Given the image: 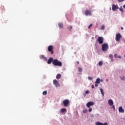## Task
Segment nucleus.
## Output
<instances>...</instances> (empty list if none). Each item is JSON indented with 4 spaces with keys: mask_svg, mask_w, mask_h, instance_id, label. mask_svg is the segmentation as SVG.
<instances>
[{
    "mask_svg": "<svg viewBox=\"0 0 125 125\" xmlns=\"http://www.w3.org/2000/svg\"><path fill=\"white\" fill-rule=\"evenodd\" d=\"M53 65H54V66H59V67H61V66H62V62L59 61L57 59H54V61H53Z\"/></svg>",
    "mask_w": 125,
    "mask_h": 125,
    "instance_id": "f257e3e1",
    "label": "nucleus"
},
{
    "mask_svg": "<svg viewBox=\"0 0 125 125\" xmlns=\"http://www.w3.org/2000/svg\"><path fill=\"white\" fill-rule=\"evenodd\" d=\"M109 48V45L107 43H104L102 46V50L103 51H107Z\"/></svg>",
    "mask_w": 125,
    "mask_h": 125,
    "instance_id": "f03ea898",
    "label": "nucleus"
},
{
    "mask_svg": "<svg viewBox=\"0 0 125 125\" xmlns=\"http://www.w3.org/2000/svg\"><path fill=\"white\" fill-rule=\"evenodd\" d=\"M121 39H122V35H121V34H117L115 38L116 42H120V41H121Z\"/></svg>",
    "mask_w": 125,
    "mask_h": 125,
    "instance_id": "7ed1b4c3",
    "label": "nucleus"
},
{
    "mask_svg": "<svg viewBox=\"0 0 125 125\" xmlns=\"http://www.w3.org/2000/svg\"><path fill=\"white\" fill-rule=\"evenodd\" d=\"M103 41H104V39L102 37H99L97 39V42H98L100 44H102V43H103Z\"/></svg>",
    "mask_w": 125,
    "mask_h": 125,
    "instance_id": "20e7f679",
    "label": "nucleus"
},
{
    "mask_svg": "<svg viewBox=\"0 0 125 125\" xmlns=\"http://www.w3.org/2000/svg\"><path fill=\"white\" fill-rule=\"evenodd\" d=\"M53 83L54 85L56 86V87L60 86V84H59V82L55 79L53 80Z\"/></svg>",
    "mask_w": 125,
    "mask_h": 125,
    "instance_id": "39448f33",
    "label": "nucleus"
},
{
    "mask_svg": "<svg viewBox=\"0 0 125 125\" xmlns=\"http://www.w3.org/2000/svg\"><path fill=\"white\" fill-rule=\"evenodd\" d=\"M53 48L54 47L52 45H50L48 47V50L49 52H51V54H53V51H52L53 50Z\"/></svg>",
    "mask_w": 125,
    "mask_h": 125,
    "instance_id": "423d86ee",
    "label": "nucleus"
},
{
    "mask_svg": "<svg viewBox=\"0 0 125 125\" xmlns=\"http://www.w3.org/2000/svg\"><path fill=\"white\" fill-rule=\"evenodd\" d=\"M117 9H119V6L118 5L112 4V10L113 11H116Z\"/></svg>",
    "mask_w": 125,
    "mask_h": 125,
    "instance_id": "0eeeda50",
    "label": "nucleus"
},
{
    "mask_svg": "<svg viewBox=\"0 0 125 125\" xmlns=\"http://www.w3.org/2000/svg\"><path fill=\"white\" fill-rule=\"evenodd\" d=\"M69 101L68 100H64L63 101V104L64 105V106H65V107L68 106V105H69Z\"/></svg>",
    "mask_w": 125,
    "mask_h": 125,
    "instance_id": "6e6552de",
    "label": "nucleus"
},
{
    "mask_svg": "<svg viewBox=\"0 0 125 125\" xmlns=\"http://www.w3.org/2000/svg\"><path fill=\"white\" fill-rule=\"evenodd\" d=\"M94 105V103L93 102H89L87 104H86V106L88 108H90V106H93Z\"/></svg>",
    "mask_w": 125,
    "mask_h": 125,
    "instance_id": "1a4fd4ad",
    "label": "nucleus"
},
{
    "mask_svg": "<svg viewBox=\"0 0 125 125\" xmlns=\"http://www.w3.org/2000/svg\"><path fill=\"white\" fill-rule=\"evenodd\" d=\"M54 60H53V58H50L49 60L47 61L48 64H51V62H52V64H53V61Z\"/></svg>",
    "mask_w": 125,
    "mask_h": 125,
    "instance_id": "9d476101",
    "label": "nucleus"
},
{
    "mask_svg": "<svg viewBox=\"0 0 125 125\" xmlns=\"http://www.w3.org/2000/svg\"><path fill=\"white\" fill-rule=\"evenodd\" d=\"M119 113H125V109L123 108L122 106H120L119 107Z\"/></svg>",
    "mask_w": 125,
    "mask_h": 125,
    "instance_id": "9b49d317",
    "label": "nucleus"
},
{
    "mask_svg": "<svg viewBox=\"0 0 125 125\" xmlns=\"http://www.w3.org/2000/svg\"><path fill=\"white\" fill-rule=\"evenodd\" d=\"M85 14L86 15V16L88 15H91V12L88 10H87L85 12Z\"/></svg>",
    "mask_w": 125,
    "mask_h": 125,
    "instance_id": "f8f14e48",
    "label": "nucleus"
},
{
    "mask_svg": "<svg viewBox=\"0 0 125 125\" xmlns=\"http://www.w3.org/2000/svg\"><path fill=\"white\" fill-rule=\"evenodd\" d=\"M96 125H108V124H107V123H105L103 124V123H101L100 122H97L96 123Z\"/></svg>",
    "mask_w": 125,
    "mask_h": 125,
    "instance_id": "ddd939ff",
    "label": "nucleus"
},
{
    "mask_svg": "<svg viewBox=\"0 0 125 125\" xmlns=\"http://www.w3.org/2000/svg\"><path fill=\"white\" fill-rule=\"evenodd\" d=\"M40 57L41 59H42L44 61H46L47 60V58H46L44 55H41Z\"/></svg>",
    "mask_w": 125,
    "mask_h": 125,
    "instance_id": "4468645a",
    "label": "nucleus"
},
{
    "mask_svg": "<svg viewBox=\"0 0 125 125\" xmlns=\"http://www.w3.org/2000/svg\"><path fill=\"white\" fill-rule=\"evenodd\" d=\"M108 104L110 106H113L114 104V102L111 99L108 100Z\"/></svg>",
    "mask_w": 125,
    "mask_h": 125,
    "instance_id": "2eb2a0df",
    "label": "nucleus"
},
{
    "mask_svg": "<svg viewBox=\"0 0 125 125\" xmlns=\"http://www.w3.org/2000/svg\"><path fill=\"white\" fill-rule=\"evenodd\" d=\"M59 28L60 29H63V23H59Z\"/></svg>",
    "mask_w": 125,
    "mask_h": 125,
    "instance_id": "dca6fc26",
    "label": "nucleus"
},
{
    "mask_svg": "<svg viewBox=\"0 0 125 125\" xmlns=\"http://www.w3.org/2000/svg\"><path fill=\"white\" fill-rule=\"evenodd\" d=\"M61 78V74H58L56 76V79L57 80H59Z\"/></svg>",
    "mask_w": 125,
    "mask_h": 125,
    "instance_id": "f3484780",
    "label": "nucleus"
},
{
    "mask_svg": "<svg viewBox=\"0 0 125 125\" xmlns=\"http://www.w3.org/2000/svg\"><path fill=\"white\" fill-rule=\"evenodd\" d=\"M114 57H115V58H120V59L122 58V57L121 56H118L117 54H115L114 55Z\"/></svg>",
    "mask_w": 125,
    "mask_h": 125,
    "instance_id": "a211bd4d",
    "label": "nucleus"
},
{
    "mask_svg": "<svg viewBox=\"0 0 125 125\" xmlns=\"http://www.w3.org/2000/svg\"><path fill=\"white\" fill-rule=\"evenodd\" d=\"M61 113H64L65 112H67V109L66 108H62L61 110Z\"/></svg>",
    "mask_w": 125,
    "mask_h": 125,
    "instance_id": "6ab92c4d",
    "label": "nucleus"
},
{
    "mask_svg": "<svg viewBox=\"0 0 125 125\" xmlns=\"http://www.w3.org/2000/svg\"><path fill=\"white\" fill-rule=\"evenodd\" d=\"M95 83H100V79L99 78L97 79Z\"/></svg>",
    "mask_w": 125,
    "mask_h": 125,
    "instance_id": "aec40b11",
    "label": "nucleus"
},
{
    "mask_svg": "<svg viewBox=\"0 0 125 125\" xmlns=\"http://www.w3.org/2000/svg\"><path fill=\"white\" fill-rule=\"evenodd\" d=\"M100 90L103 96H104V91L103 90V89L100 88Z\"/></svg>",
    "mask_w": 125,
    "mask_h": 125,
    "instance_id": "412c9836",
    "label": "nucleus"
},
{
    "mask_svg": "<svg viewBox=\"0 0 125 125\" xmlns=\"http://www.w3.org/2000/svg\"><path fill=\"white\" fill-rule=\"evenodd\" d=\"M103 65V62L102 61H100L99 62V66H102Z\"/></svg>",
    "mask_w": 125,
    "mask_h": 125,
    "instance_id": "4be33fe9",
    "label": "nucleus"
},
{
    "mask_svg": "<svg viewBox=\"0 0 125 125\" xmlns=\"http://www.w3.org/2000/svg\"><path fill=\"white\" fill-rule=\"evenodd\" d=\"M78 69L79 73H82V72H83V69H82V68L79 67Z\"/></svg>",
    "mask_w": 125,
    "mask_h": 125,
    "instance_id": "5701e85b",
    "label": "nucleus"
},
{
    "mask_svg": "<svg viewBox=\"0 0 125 125\" xmlns=\"http://www.w3.org/2000/svg\"><path fill=\"white\" fill-rule=\"evenodd\" d=\"M43 95H46L47 94V91H44L42 93Z\"/></svg>",
    "mask_w": 125,
    "mask_h": 125,
    "instance_id": "b1692460",
    "label": "nucleus"
},
{
    "mask_svg": "<svg viewBox=\"0 0 125 125\" xmlns=\"http://www.w3.org/2000/svg\"><path fill=\"white\" fill-rule=\"evenodd\" d=\"M119 10L120 11H121L122 12H124V9H123V7H121L120 8H119Z\"/></svg>",
    "mask_w": 125,
    "mask_h": 125,
    "instance_id": "393cba45",
    "label": "nucleus"
},
{
    "mask_svg": "<svg viewBox=\"0 0 125 125\" xmlns=\"http://www.w3.org/2000/svg\"><path fill=\"white\" fill-rule=\"evenodd\" d=\"M120 78L121 79L122 81H125V76H123V77L120 76Z\"/></svg>",
    "mask_w": 125,
    "mask_h": 125,
    "instance_id": "a878e982",
    "label": "nucleus"
},
{
    "mask_svg": "<svg viewBox=\"0 0 125 125\" xmlns=\"http://www.w3.org/2000/svg\"><path fill=\"white\" fill-rule=\"evenodd\" d=\"M109 57L111 58V60H113V55L110 54Z\"/></svg>",
    "mask_w": 125,
    "mask_h": 125,
    "instance_id": "bb28decb",
    "label": "nucleus"
},
{
    "mask_svg": "<svg viewBox=\"0 0 125 125\" xmlns=\"http://www.w3.org/2000/svg\"><path fill=\"white\" fill-rule=\"evenodd\" d=\"M68 28L69 29V30H70V31H71V30L73 29V27H72V26H68Z\"/></svg>",
    "mask_w": 125,
    "mask_h": 125,
    "instance_id": "cd10ccee",
    "label": "nucleus"
},
{
    "mask_svg": "<svg viewBox=\"0 0 125 125\" xmlns=\"http://www.w3.org/2000/svg\"><path fill=\"white\" fill-rule=\"evenodd\" d=\"M83 113H84V114H85V113H87V109L83 110Z\"/></svg>",
    "mask_w": 125,
    "mask_h": 125,
    "instance_id": "c85d7f7f",
    "label": "nucleus"
},
{
    "mask_svg": "<svg viewBox=\"0 0 125 125\" xmlns=\"http://www.w3.org/2000/svg\"><path fill=\"white\" fill-rule=\"evenodd\" d=\"M92 27V24H91L90 25H89L88 27V29H90Z\"/></svg>",
    "mask_w": 125,
    "mask_h": 125,
    "instance_id": "c756f323",
    "label": "nucleus"
},
{
    "mask_svg": "<svg viewBox=\"0 0 125 125\" xmlns=\"http://www.w3.org/2000/svg\"><path fill=\"white\" fill-rule=\"evenodd\" d=\"M88 80H90V81H92V77H88Z\"/></svg>",
    "mask_w": 125,
    "mask_h": 125,
    "instance_id": "7c9ffc66",
    "label": "nucleus"
},
{
    "mask_svg": "<svg viewBox=\"0 0 125 125\" xmlns=\"http://www.w3.org/2000/svg\"><path fill=\"white\" fill-rule=\"evenodd\" d=\"M104 29H105V26L104 25H103L102 26V30H104Z\"/></svg>",
    "mask_w": 125,
    "mask_h": 125,
    "instance_id": "2f4dec72",
    "label": "nucleus"
},
{
    "mask_svg": "<svg viewBox=\"0 0 125 125\" xmlns=\"http://www.w3.org/2000/svg\"><path fill=\"white\" fill-rule=\"evenodd\" d=\"M85 94H89V91H88V90L86 91H85Z\"/></svg>",
    "mask_w": 125,
    "mask_h": 125,
    "instance_id": "473e14b6",
    "label": "nucleus"
},
{
    "mask_svg": "<svg viewBox=\"0 0 125 125\" xmlns=\"http://www.w3.org/2000/svg\"><path fill=\"white\" fill-rule=\"evenodd\" d=\"M89 112H91L92 111V109L91 108H90L88 110Z\"/></svg>",
    "mask_w": 125,
    "mask_h": 125,
    "instance_id": "72a5a7b5",
    "label": "nucleus"
},
{
    "mask_svg": "<svg viewBox=\"0 0 125 125\" xmlns=\"http://www.w3.org/2000/svg\"><path fill=\"white\" fill-rule=\"evenodd\" d=\"M95 86L97 87V86H98V84L97 83H96V84H95Z\"/></svg>",
    "mask_w": 125,
    "mask_h": 125,
    "instance_id": "f704fd0d",
    "label": "nucleus"
},
{
    "mask_svg": "<svg viewBox=\"0 0 125 125\" xmlns=\"http://www.w3.org/2000/svg\"><path fill=\"white\" fill-rule=\"evenodd\" d=\"M119 2H122V1H124V0H118Z\"/></svg>",
    "mask_w": 125,
    "mask_h": 125,
    "instance_id": "c9c22d12",
    "label": "nucleus"
},
{
    "mask_svg": "<svg viewBox=\"0 0 125 125\" xmlns=\"http://www.w3.org/2000/svg\"><path fill=\"white\" fill-rule=\"evenodd\" d=\"M112 108L114 109V110H115V105H112Z\"/></svg>",
    "mask_w": 125,
    "mask_h": 125,
    "instance_id": "e433bc0d",
    "label": "nucleus"
},
{
    "mask_svg": "<svg viewBox=\"0 0 125 125\" xmlns=\"http://www.w3.org/2000/svg\"><path fill=\"white\" fill-rule=\"evenodd\" d=\"M92 88H94V85H92Z\"/></svg>",
    "mask_w": 125,
    "mask_h": 125,
    "instance_id": "4c0bfd02",
    "label": "nucleus"
},
{
    "mask_svg": "<svg viewBox=\"0 0 125 125\" xmlns=\"http://www.w3.org/2000/svg\"><path fill=\"white\" fill-rule=\"evenodd\" d=\"M121 30H124V28L123 27H121Z\"/></svg>",
    "mask_w": 125,
    "mask_h": 125,
    "instance_id": "58836bf2",
    "label": "nucleus"
},
{
    "mask_svg": "<svg viewBox=\"0 0 125 125\" xmlns=\"http://www.w3.org/2000/svg\"><path fill=\"white\" fill-rule=\"evenodd\" d=\"M77 64H80V62H79V61L77 62Z\"/></svg>",
    "mask_w": 125,
    "mask_h": 125,
    "instance_id": "ea45409f",
    "label": "nucleus"
},
{
    "mask_svg": "<svg viewBox=\"0 0 125 125\" xmlns=\"http://www.w3.org/2000/svg\"><path fill=\"white\" fill-rule=\"evenodd\" d=\"M106 81L108 82V80L107 79Z\"/></svg>",
    "mask_w": 125,
    "mask_h": 125,
    "instance_id": "a19ab883",
    "label": "nucleus"
},
{
    "mask_svg": "<svg viewBox=\"0 0 125 125\" xmlns=\"http://www.w3.org/2000/svg\"><path fill=\"white\" fill-rule=\"evenodd\" d=\"M110 9L111 10V8H110Z\"/></svg>",
    "mask_w": 125,
    "mask_h": 125,
    "instance_id": "79ce46f5",
    "label": "nucleus"
}]
</instances>
